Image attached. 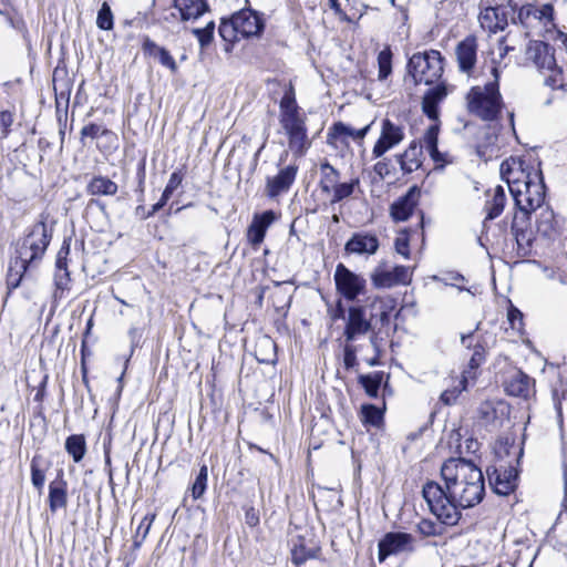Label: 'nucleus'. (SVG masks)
Returning a JSON list of instances; mask_svg holds the SVG:
<instances>
[{
    "mask_svg": "<svg viewBox=\"0 0 567 567\" xmlns=\"http://www.w3.org/2000/svg\"><path fill=\"white\" fill-rule=\"evenodd\" d=\"M444 487L429 481L422 495L431 513L445 525H455L460 508H470L483 499L485 493L482 471L464 458H450L441 468Z\"/></svg>",
    "mask_w": 567,
    "mask_h": 567,
    "instance_id": "obj_1",
    "label": "nucleus"
},
{
    "mask_svg": "<svg viewBox=\"0 0 567 567\" xmlns=\"http://www.w3.org/2000/svg\"><path fill=\"white\" fill-rule=\"evenodd\" d=\"M501 173L508 184L516 207L525 215L542 208L545 200V185L540 172L520 169L514 173L507 162L502 163Z\"/></svg>",
    "mask_w": 567,
    "mask_h": 567,
    "instance_id": "obj_2",
    "label": "nucleus"
},
{
    "mask_svg": "<svg viewBox=\"0 0 567 567\" xmlns=\"http://www.w3.org/2000/svg\"><path fill=\"white\" fill-rule=\"evenodd\" d=\"M279 124L293 156L302 157L311 146V141L308 136L306 115L297 104L291 83L287 85L279 102Z\"/></svg>",
    "mask_w": 567,
    "mask_h": 567,
    "instance_id": "obj_3",
    "label": "nucleus"
},
{
    "mask_svg": "<svg viewBox=\"0 0 567 567\" xmlns=\"http://www.w3.org/2000/svg\"><path fill=\"white\" fill-rule=\"evenodd\" d=\"M493 80L484 85L473 86L466 94V106L470 114L484 122H493L498 118L504 102L499 92V71L496 66L491 70Z\"/></svg>",
    "mask_w": 567,
    "mask_h": 567,
    "instance_id": "obj_4",
    "label": "nucleus"
},
{
    "mask_svg": "<svg viewBox=\"0 0 567 567\" xmlns=\"http://www.w3.org/2000/svg\"><path fill=\"white\" fill-rule=\"evenodd\" d=\"M526 61H530L538 70H548L551 73L545 79V84L554 91V94L545 104L549 105L554 100L567 95V84L563 82L561 71L556 69L554 49L543 41H530L526 48Z\"/></svg>",
    "mask_w": 567,
    "mask_h": 567,
    "instance_id": "obj_5",
    "label": "nucleus"
},
{
    "mask_svg": "<svg viewBox=\"0 0 567 567\" xmlns=\"http://www.w3.org/2000/svg\"><path fill=\"white\" fill-rule=\"evenodd\" d=\"M264 30V21L252 10H241L229 20L223 19L219 25V34L224 41L234 43L240 39L258 37Z\"/></svg>",
    "mask_w": 567,
    "mask_h": 567,
    "instance_id": "obj_6",
    "label": "nucleus"
},
{
    "mask_svg": "<svg viewBox=\"0 0 567 567\" xmlns=\"http://www.w3.org/2000/svg\"><path fill=\"white\" fill-rule=\"evenodd\" d=\"M443 71V56L436 50L414 53L408 62L414 84L432 85L442 78Z\"/></svg>",
    "mask_w": 567,
    "mask_h": 567,
    "instance_id": "obj_7",
    "label": "nucleus"
},
{
    "mask_svg": "<svg viewBox=\"0 0 567 567\" xmlns=\"http://www.w3.org/2000/svg\"><path fill=\"white\" fill-rule=\"evenodd\" d=\"M51 240L44 223H37L22 239L17 249L16 266L20 269H28L30 265L40 260Z\"/></svg>",
    "mask_w": 567,
    "mask_h": 567,
    "instance_id": "obj_8",
    "label": "nucleus"
},
{
    "mask_svg": "<svg viewBox=\"0 0 567 567\" xmlns=\"http://www.w3.org/2000/svg\"><path fill=\"white\" fill-rule=\"evenodd\" d=\"M517 20L526 33H542L554 27V7L550 3H527L519 8Z\"/></svg>",
    "mask_w": 567,
    "mask_h": 567,
    "instance_id": "obj_9",
    "label": "nucleus"
},
{
    "mask_svg": "<svg viewBox=\"0 0 567 567\" xmlns=\"http://www.w3.org/2000/svg\"><path fill=\"white\" fill-rule=\"evenodd\" d=\"M412 279V269L406 266L390 267L382 260L371 272V281L375 288H392L408 285Z\"/></svg>",
    "mask_w": 567,
    "mask_h": 567,
    "instance_id": "obj_10",
    "label": "nucleus"
},
{
    "mask_svg": "<svg viewBox=\"0 0 567 567\" xmlns=\"http://www.w3.org/2000/svg\"><path fill=\"white\" fill-rule=\"evenodd\" d=\"M334 282L337 291L347 300L353 301L360 295H363L367 288V281L361 276L343 264H338L334 271Z\"/></svg>",
    "mask_w": 567,
    "mask_h": 567,
    "instance_id": "obj_11",
    "label": "nucleus"
},
{
    "mask_svg": "<svg viewBox=\"0 0 567 567\" xmlns=\"http://www.w3.org/2000/svg\"><path fill=\"white\" fill-rule=\"evenodd\" d=\"M371 330V321L367 318L365 308L351 306L348 309L343 336L346 341L354 342L359 337Z\"/></svg>",
    "mask_w": 567,
    "mask_h": 567,
    "instance_id": "obj_12",
    "label": "nucleus"
},
{
    "mask_svg": "<svg viewBox=\"0 0 567 567\" xmlns=\"http://www.w3.org/2000/svg\"><path fill=\"white\" fill-rule=\"evenodd\" d=\"M404 138L403 128L390 120L382 122L381 134L373 146L372 154L374 157H381L384 153L399 145Z\"/></svg>",
    "mask_w": 567,
    "mask_h": 567,
    "instance_id": "obj_13",
    "label": "nucleus"
},
{
    "mask_svg": "<svg viewBox=\"0 0 567 567\" xmlns=\"http://www.w3.org/2000/svg\"><path fill=\"white\" fill-rule=\"evenodd\" d=\"M412 536L406 533H388L379 542V560L382 563L390 555L412 550Z\"/></svg>",
    "mask_w": 567,
    "mask_h": 567,
    "instance_id": "obj_14",
    "label": "nucleus"
},
{
    "mask_svg": "<svg viewBox=\"0 0 567 567\" xmlns=\"http://www.w3.org/2000/svg\"><path fill=\"white\" fill-rule=\"evenodd\" d=\"M488 482L493 491L498 495H508L515 488L516 472L503 465L489 466L486 470Z\"/></svg>",
    "mask_w": 567,
    "mask_h": 567,
    "instance_id": "obj_15",
    "label": "nucleus"
},
{
    "mask_svg": "<svg viewBox=\"0 0 567 567\" xmlns=\"http://www.w3.org/2000/svg\"><path fill=\"white\" fill-rule=\"evenodd\" d=\"M515 10L512 8L508 10L506 7H488L481 11L478 20L481 27L489 32H497L504 30L508 24V17L512 14V19L515 22L514 17Z\"/></svg>",
    "mask_w": 567,
    "mask_h": 567,
    "instance_id": "obj_16",
    "label": "nucleus"
},
{
    "mask_svg": "<svg viewBox=\"0 0 567 567\" xmlns=\"http://www.w3.org/2000/svg\"><path fill=\"white\" fill-rule=\"evenodd\" d=\"M380 241L377 235L368 231L353 233L344 245V251L349 255H375Z\"/></svg>",
    "mask_w": 567,
    "mask_h": 567,
    "instance_id": "obj_17",
    "label": "nucleus"
},
{
    "mask_svg": "<svg viewBox=\"0 0 567 567\" xmlns=\"http://www.w3.org/2000/svg\"><path fill=\"white\" fill-rule=\"evenodd\" d=\"M70 255V243L64 240L60 250L58 251L54 275V298L62 299L64 292L70 289V272L68 270V256Z\"/></svg>",
    "mask_w": 567,
    "mask_h": 567,
    "instance_id": "obj_18",
    "label": "nucleus"
},
{
    "mask_svg": "<svg viewBox=\"0 0 567 567\" xmlns=\"http://www.w3.org/2000/svg\"><path fill=\"white\" fill-rule=\"evenodd\" d=\"M457 65L461 72L471 75L477 62V40L473 35L466 37L455 48Z\"/></svg>",
    "mask_w": 567,
    "mask_h": 567,
    "instance_id": "obj_19",
    "label": "nucleus"
},
{
    "mask_svg": "<svg viewBox=\"0 0 567 567\" xmlns=\"http://www.w3.org/2000/svg\"><path fill=\"white\" fill-rule=\"evenodd\" d=\"M276 220V214L272 210H266L262 214H255L251 224L247 229V241L257 249L264 241L267 229Z\"/></svg>",
    "mask_w": 567,
    "mask_h": 567,
    "instance_id": "obj_20",
    "label": "nucleus"
},
{
    "mask_svg": "<svg viewBox=\"0 0 567 567\" xmlns=\"http://www.w3.org/2000/svg\"><path fill=\"white\" fill-rule=\"evenodd\" d=\"M298 173L297 165H288L279 171L274 177H268L266 182V194L270 198H276L282 193L289 190Z\"/></svg>",
    "mask_w": 567,
    "mask_h": 567,
    "instance_id": "obj_21",
    "label": "nucleus"
},
{
    "mask_svg": "<svg viewBox=\"0 0 567 567\" xmlns=\"http://www.w3.org/2000/svg\"><path fill=\"white\" fill-rule=\"evenodd\" d=\"M420 197V189L413 186L409 192L395 200L390 208L391 217L395 221H405L415 208Z\"/></svg>",
    "mask_w": 567,
    "mask_h": 567,
    "instance_id": "obj_22",
    "label": "nucleus"
},
{
    "mask_svg": "<svg viewBox=\"0 0 567 567\" xmlns=\"http://www.w3.org/2000/svg\"><path fill=\"white\" fill-rule=\"evenodd\" d=\"M535 381L522 371L514 372L506 383V391L509 395L529 399L534 390Z\"/></svg>",
    "mask_w": 567,
    "mask_h": 567,
    "instance_id": "obj_23",
    "label": "nucleus"
},
{
    "mask_svg": "<svg viewBox=\"0 0 567 567\" xmlns=\"http://www.w3.org/2000/svg\"><path fill=\"white\" fill-rule=\"evenodd\" d=\"M447 96L446 86L443 83L431 87L423 96L422 111L432 121L439 120V104Z\"/></svg>",
    "mask_w": 567,
    "mask_h": 567,
    "instance_id": "obj_24",
    "label": "nucleus"
},
{
    "mask_svg": "<svg viewBox=\"0 0 567 567\" xmlns=\"http://www.w3.org/2000/svg\"><path fill=\"white\" fill-rule=\"evenodd\" d=\"M68 505V483L60 471L56 478L49 484V507L51 513L65 508Z\"/></svg>",
    "mask_w": 567,
    "mask_h": 567,
    "instance_id": "obj_25",
    "label": "nucleus"
},
{
    "mask_svg": "<svg viewBox=\"0 0 567 567\" xmlns=\"http://www.w3.org/2000/svg\"><path fill=\"white\" fill-rule=\"evenodd\" d=\"M319 551L320 547L313 539L298 536L291 548L292 563L301 565L308 559L316 558Z\"/></svg>",
    "mask_w": 567,
    "mask_h": 567,
    "instance_id": "obj_26",
    "label": "nucleus"
},
{
    "mask_svg": "<svg viewBox=\"0 0 567 567\" xmlns=\"http://www.w3.org/2000/svg\"><path fill=\"white\" fill-rule=\"evenodd\" d=\"M182 20L197 19L208 10L206 0H174Z\"/></svg>",
    "mask_w": 567,
    "mask_h": 567,
    "instance_id": "obj_27",
    "label": "nucleus"
},
{
    "mask_svg": "<svg viewBox=\"0 0 567 567\" xmlns=\"http://www.w3.org/2000/svg\"><path fill=\"white\" fill-rule=\"evenodd\" d=\"M559 228V221L557 220L553 209L549 207L540 208V213L537 218V231L544 237H554Z\"/></svg>",
    "mask_w": 567,
    "mask_h": 567,
    "instance_id": "obj_28",
    "label": "nucleus"
},
{
    "mask_svg": "<svg viewBox=\"0 0 567 567\" xmlns=\"http://www.w3.org/2000/svg\"><path fill=\"white\" fill-rule=\"evenodd\" d=\"M118 186L106 176H94L86 186L87 194L92 196H113L117 193Z\"/></svg>",
    "mask_w": 567,
    "mask_h": 567,
    "instance_id": "obj_29",
    "label": "nucleus"
},
{
    "mask_svg": "<svg viewBox=\"0 0 567 567\" xmlns=\"http://www.w3.org/2000/svg\"><path fill=\"white\" fill-rule=\"evenodd\" d=\"M421 147L416 144H411L410 147L402 154L396 156V159L404 173H412L421 166L419 155Z\"/></svg>",
    "mask_w": 567,
    "mask_h": 567,
    "instance_id": "obj_30",
    "label": "nucleus"
},
{
    "mask_svg": "<svg viewBox=\"0 0 567 567\" xmlns=\"http://www.w3.org/2000/svg\"><path fill=\"white\" fill-rule=\"evenodd\" d=\"M505 202L506 196L504 188L502 186L495 187L492 199L487 200L485 204L486 218L494 219L498 217L504 210Z\"/></svg>",
    "mask_w": 567,
    "mask_h": 567,
    "instance_id": "obj_31",
    "label": "nucleus"
},
{
    "mask_svg": "<svg viewBox=\"0 0 567 567\" xmlns=\"http://www.w3.org/2000/svg\"><path fill=\"white\" fill-rule=\"evenodd\" d=\"M437 135H439V126L437 124L431 125L424 135L423 143L429 152L432 159L436 163L445 162L444 156L437 150Z\"/></svg>",
    "mask_w": 567,
    "mask_h": 567,
    "instance_id": "obj_32",
    "label": "nucleus"
},
{
    "mask_svg": "<svg viewBox=\"0 0 567 567\" xmlns=\"http://www.w3.org/2000/svg\"><path fill=\"white\" fill-rule=\"evenodd\" d=\"M65 450L75 463L82 461L86 452V443L83 435L73 434L65 441Z\"/></svg>",
    "mask_w": 567,
    "mask_h": 567,
    "instance_id": "obj_33",
    "label": "nucleus"
},
{
    "mask_svg": "<svg viewBox=\"0 0 567 567\" xmlns=\"http://www.w3.org/2000/svg\"><path fill=\"white\" fill-rule=\"evenodd\" d=\"M321 181L320 187L323 193H330L332 188L338 184L339 172L330 165L329 162H323L320 165Z\"/></svg>",
    "mask_w": 567,
    "mask_h": 567,
    "instance_id": "obj_34",
    "label": "nucleus"
},
{
    "mask_svg": "<svg viewBox=\"0 0 567 567\" xmlns=\"http://www.w3.org/2000/svg\"><path fill=\"white\" fill-rule=\"evenodd\" d=\"M369 130L370 125H367L360 130H354L342 122H338L333 124L329 135L332 137L349 136L352 137L353 140H362L367 135Z\"/></svg>",
    "mask_w": 567,
    "mask_h": 567,
    "instance_id": "obj_35",
    "label": "nucleus"
},
{
    "mask_svg": "<svg viewBox=\"0 0 567 567\" xmlns=\"http://www.w3.org/2000/svg\"><path fill=\"white\" fill-rule=\"evenodd\" d=\"M382 379L383 374L381 372H374L372 374L360 375L359 382L370 398H377Z\"/></svg>",
    "mask_w": 567,
    "mask_h": 567,
    "instance_id": "obj_36",
    "label": "nucleus"
},
{
    "mask_svg": "<svg viewBox=\"0 0 567 567\" xmlns=\"http://www.w3.org/2000/svg\"><path fill=\"white\" fill-rule=\"evenodd\" d=\"M31 482H32V485L39 491L41 492L43 486H44V482H45V470L47 467L43 466V461L41 458V456H33L32 461H31Z\"/></svg>",
    "mask_w": 567,
    "mask_h": 567,
    "instance_id": "obj_37",
    "label": "nucleus"
},
{
    "mask_svg": "<svg viewBox=\"0 0 567 567\" xmlns=\"http://www.w3.org/2000/svg\"><path fill=\"white\" fill-rule=\"evenodd\" d=\"M378 78L380 81L385 80L392 72V52L389 48L383 49L378 54Z\"/></svg>",
    "mask_w": 567,
    "mask_h": 567,
    "instance_id": "obj_38",
    "label": "nucleus"
},
{
    "mask_svg": "<svg viewBox=\"0 0 567 567\" xmlns=\"http://www.w3.org/2000/svg\"><path fill=\"white\" fill-rule=\"evenodd\" d=\"M467 373L468 372H463L462 379L458 381V384L456 386H454L453 389H446L441 394V401L444 404L450 405V404L454 403L456 401L457 396L460 395V393L466 389V383L468 381Z\"/></svg>",
    "mask_w": 567,
    "mask_h": 567,
    "instance_id": "obj_39",
    "label": "nucleus"
},
{
    "mask_svg": "<svg viewBox=\"0 0 567 567\" xmlns=\"http://www.w3.org/2000/svg\"><path fill=\"white\" fill-rule=\"evenodd\" d=\"M485 360V349L482 344H475L474 351L468 362V369L464 372L467 373L468 380L474 379L476 374V369L484 362Z\"/></svg>",
    "mask_w": 567,
    "mask_h": 567,
    "instance_id": "obj_40",
    "label": "nucleus"
},
{
    "mask_svg": "<svg viewBox=\"0 0 567 567\" xmlns=\"http://www.w3.org/2000/svg\"><path fill=\"white\" fill-rule=\"evenodd\" d=\"M358 184H359V179H353L350 183L337 184L331 190L333 193L331 203H338V202L351 196L354 190V187Z\"/></svg>",
    "mask_w": 567,
    "mask_h": 567,
    "instance_id": "obj_41",
    "label": "nucleus"
},
{
    "mask_svg": "<svg viewBox=\"0 0 567 567\" xmlns=\"http://www.w3.org/2000/svg\"><path fill=\"white\" fill-rule=\"evenodd\" d=\"M207 466L203 465L199 470L198 475L196 476L195 482L192 485V496L194 499H198L204 495L207 487Z\"/></svg>",
    "mask_w": 567,
    "mask_h": 567,
    "instance_id": "obj_42",
    "label": "nucleus"
},
{
    "mask_svg": "<svg viewBox=\"0 0 567 567\" xmlns=\"http://www.w3.org/2000/svg\"><path fill=\"white\" fill-rule=\"evenodd\" d=\"M362 415L364 423L371 424L373 426H379L383 420L382 410L372 404L362 406Z\"/></svg>",
    "mask_w": 567,
    "mask_h": 567,
    "instance_id": "obj_43",
    "label": "nucleus"
},
{
    "mask_svg": "<svg viewBox=\"0 0 567 567\" xmlns=\"http://www.w3.org/2000/svg\"><path fill=\"white\" fill-rule=\"evenodd\" d=\"M96 25L102 30H111L113 28V13L106 2H103L97 12Z\"/></svg>",
    "mask_w": 567,
    "mask_h": 567,
    "instance_id": "obj_44",
    "label": "nucleus"
},
{
    "mask_svg": "<svg viewBox=\"0 0 567 567\" xmlns=\"http://www.w3.org/2000/svg\"><path fill=\"white\" fill-rule=\"evenodd\" d=\"M358 347L353 342L346 341L343 346V364L347 370L354 369L358 365L357 352Z\"/></svg>",
    "mask_w": 567,
    "mask_h": 567,
    "instance_id": "obj_45",
    "label": "nucleus"
},
{
    "mask_svg": "<svg viewBox=\"0 0 567 567\" xmlns=\"http://www.w3.org/2000/svg\"><path fill=\"white\" fill-rule=\"evenodd\" d=\"M110 133L111 132L106 127L99 125V124L91 123V124L82 127L81 140L83 141L85 137L96 138L99 136L107 135Z\"/></svg>",
    "mask_w": 567,
    "mask_h": 567,
    "instance_id": "obj_46",
    "label": "nucleus"
},
{
    "mask_svg": "<svg viewBox=\"0 0 567 567\" xmlns=\"http://www.w3.org/2000/svg\"><path fill=\"white\" fill-rule=\"evenodd\" d=\"M27 271V269H20L16 266V260L10 265L8 276H7V284L8 287L11 289H16L22 279L23 274Z\"/></svg>",
    "mask_w": 567,
    "mask_h": 567,
    "instance_id": "obj_47",
    "label": "nucleus"
},
{
    "mask_svg": "<svg viewBox=\"0 0 567 567\" xmlns=\"http://www.w3.org/2000/svg\"><path fill=\"white\" fill-rule=\"evenodd\" d=\"M507 319L513 330L517 332L523 330V313L517 308L511 307L508 309Z\"/></svg>",
    "mask_w": 567,
    "mask_h": 567,
    "instance_id": "obj_48",
    "label": "nucleus"
},
{
    "mask_svg": "<svg viewBox=\"0 0 567 567\" xmlns=\"http://www.w3.org/2000/svg\"><path fill=\"white\" fill-rule=\"evenodd\" d=\"M154 58H156L163 66L168 68L172 72L175 73L177 71V64L174 58L165 48L162 47L161 50H157V54Z\"/></svg>",
    "mask_w": 567,
    "mask_h": 567,
    "instance_id": "obj_49",
    "label": "nucleus"
},
{
    "mask_svg": "<svg viewBox=\"0 0 567 567\" xmlns=\"http://www.w3.org/2000/svg\"><path fill=\"white\" fill-rule=\"evenodd\" d=\"M183 179H184V174L182 173L181 169L173 172L169 176L168 183L166 184V187L163 193L167 194V196L171 197L173 195L174 190H176L181 186Z\"/></svg>",
    "mask_w": 567,
    "mask_h": 567,
    "instance_id": "obj_50",
    "label": "nucleus"
},
{
    "mask_svg": "<svg viewBox=\"0 0 567 567\" xmlns=\"http://www.w3.org/2000/svg\"><path fill=\"white\" fill-rule=\"evenodd\" d=\"M416 528L423 536H435L440 533L439 526L430 519H421Z\"/></svg>",
    "mask_w": 567,
    "mask_h": 567,
    "instance_id": "obj_51",
    "label": "nucleus"
},
{
    "mask_svg": "<svg viewBox=\"0 0 567 567\" xmlns=\"http://www.w3.org/2000/svg\"><path fill=\"white\" fill-rule=\"evenodd\" d=\"M12 123L13 114L10 111H0L1 138L8 137Z\"/></svg>",
    "mask_w": 567,
    "mask_h": 567,
    "instance_id": "obj_52",
    "label": "nucleus"
},
{
    "mask_svg": "<svg viewBox=\"0 0 567 567\" xmlns=\"http://www.w3.org/2000/svg\"><path fill=\"white\" fill-rule=\"evenodd\" d=\"M394 247L395 251L404 258L408 259L410 257L409 238L405 234H401L399 237H396Z\"/></svg>",
    "mask_w": 567,
    "mask_h": 567,
    "instance_id": "obj_53",
    "label": "nucleus"
},
{
    "mask_svg": "<svg viewBox=\"0 0 567 567\" xmlns=\"http://www.w3.org/2000/svg\"><path fill=\"white\" fill-rule=\"evenodd\" d=\"M480 414L482 419L489 422L495 419V409L493 408L491 402H484L480 406Z\"/></svg>",
    "mask_w": 567,
    "mask_h": 567,
    "instance_id": "obj_54",
    "label": "nucleus"
},
{
    "mask_svg": "<svg viewBox=\"0 0 567 567\" xmlns=\"http://www.w3.org/2000/svg\"><path fill=\"white\" fill-rule=\"evenodd\" d=\"M193 33L197 37L202 48L208 45L213 40V34L209 33V30L194 29Z\"/></svg>",
    "mask_w": 567,
    "mask_h": 567,
    "instance_id": "obj_55",
    "label": "nucleus"
},
{
    "mask_svg": "<svg viewBox=\"0 0 567 567\" xmlns=\"http://www.w3.org/2000/svg\"><path fill=\"white\" fill-rule=\"evenodd\" d=\"M162 47L157 45L153 40L146 38L143 42V50L146 54L155 56L157 54V50H161Z\"/></svg>",
    "mask_w": 567,
    "mask_h": 567,
    "instance_id": "obj_56",
    "label": "nucleus"
},
{
    "mask_svg": "<svg viewBox=\"0 0 567 567\" xmlns=\"http://www.w3.org/2000/svg\"><path fill=\"white\" fill-rule=\"evenodd\" d=\"M374 172L380 176V177H385L386 175H389L390 173V169H389V163L386 161H380L378 162L375 165H374Z\"/></svg>",
    "mask_w": 567,
    "mask_h": 567,
    "instance_id": "obj_57",
    "label": "nucleus"
},
{
    "mask_svg": "<svg viewBox=\"0 0 567 567\" xmlns=\"http://www.w3.org/2000/svg\"><path fill=\"white\" fill-rule=\"evenodd\" d=\"M461 342H462L463 347H465L467 349H473V350H474L475 344H480L478 341L475 340L474 333H468V334L462 336Z\"/></svg>",
    "mask_w": 567,
    "mask_h": 567,
    "instance_id": "obj_58",
    "label": "nucleus"
},
{
    "mask_svg": "<svg viewBox=\"0 0 567 567\" xmlns=\"http://www.w3.org/2000/svg\"><path fill=\"white\" fill-rule=\"evenodd\" d=\"M171 197L167 196V194H162V197L158 203L154 204L152 207V210L148 213V217L157 213L159 209H162L168 202Z\"/></svg>",
    "mask_w": 567,
    "mask_h": 567,
    "instance_id": "obj_59",
    "label": "nucleus"
},
{
    "mask_svg": "<svg viewBox=\"0 0 567 567\" xmlns=\"http://www.w3.org/2000/svg\"><path fill=\"white\" fill-rule=\"evenodd\" d=\"M331 318H332V320H338V319L346 320L347 317L344 316V308L340 300L338 301L337 307L331 311Z\"/></svg>",
    "mask_w": 567,
    "mask_h": 567,
    "instance_id": "obj_60",
    "label": "nucleus"
},
{
    "mask_svg": "<svg viewBox=\"0 0 567 567\" xmlns=\"http://www.w3.org/2000/svg\"><path fill=\"white\" fill-rule=\"evenodd\" d=\"M370 343L374 350V353L381 354V348H380V344H379V341H378V338L375 334H372L370 337Z\"/></svg>",
    "mask_w": 567,
    "mask_h": 567,
    "instance_id": "obj_61",
    "label": "nucleus"
},
{
    "mask_svg": "<svg viewBox=\"0 0 567 567\" xmlns=\"http://www.w3.org/2000/svg\"><path fill=\"white\" fill-rule=\"evenodd\" d=\"M380 355L381 354L374 353V355L372 358L367 359L368 365L374 367V365L380 364Z\"/></svg>",
    "mask_w": 567,
    "mask_h": 567,
    "instance_id": "obj_62",
    "label": "nucleus"
},
{
    "mask_svg": "<svg viewBox=\"0 0 567 567\" xmlns=\"http://www.w3.org/2000/svg\"><path fill=\"white\" fill-rule=\"evenodd\" d=\"M477 153L481 157H486V156L491 157L492 156V152L489 154H487L488 153L487 148H483L482 146L477 147Z\"/></svg>",
    "mask_w": 567,
    "mask_h": 567,
    "instance_id": "obj_63",
    "label": "nucleus"
},
{
    "mask_svg": "<svg viewBox=\"0 0 567 567\" xmlns=\"http://www.w3.org/2000/svg\"><path fill=\"white\" fill-rule=\"evenodd\" d=\"M257 522H258V518H257V517H255L254 515H252V516H249V515L247 514V523H248L249 525H255V524H257Z\"/></svg>",
    "mask_w": 567,
    "mask_h": 567,
    "instance_id": "obj_64",
    "label": "nucleus"
}]
</instances>
